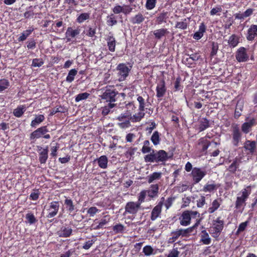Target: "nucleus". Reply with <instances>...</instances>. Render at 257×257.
Here are the masks:
<instances>
[{
    "instance_id": "nucleus-1",
    "label": "nucleus",
    "mask_w": 257,
    "mask_h": 257,
    "mask_svg": "<svg viewBox=\"0 0 257 257\" xmlns=\"http://www.w3.org/2000/svg\"><path fill=\"white\" fill-rule=\"evenodd\" d=\"M169 159L168 154L163 150H152V152L144 156L146 163H164Z\"/></svg>"
},
{
    "instance_id": "nucleus-2",
    "label": "nucleus",
    "mask_w": 257,
    "mask_h": 257,
    "mask_svg": "<svg viewBox=\"0 0 257 257\" xmlns=\"http://www.w3.org/2000/svg\"><path fill=\"white\" fill-rule=\"evenodd\" d=\"M119 94L118 91L111 86L105 87V91L99 95L101 102L114 103L117 99Z\"/></svg>"
},
{
    "instance_id": "nucleus-3",
    "label": "nucleus",
    "mask_w": 257,
    "mask_h": 257,
    "mask_svg": "<svg viewBox=\"0 0 257 257\" xmlns=\"http://www.w3.org/2000/svg\"><path fill=\"white\" fill-rule=\"evenodd\" d=\"M137 100L138 102V110L139 112L134 114V118L136 120H141L145 116L144 111L147 109V107L150 105L148 102L149 96L147 95V99L146 100L144 97L140 95H137Z\"/></svg>"
},
{
    "instance_id": "nucleus-4",
    "label": "nucleus",
    "mask_w": 257,
    "mask_h": 257,
    "mask_svg": "<svg viewBox=\"0 0 257 257\" xmlns=\"http://www.w3.org/2000/svg\"><path fill=\"white\" fill-rule=\"evenodd\" d=\"M224 221L221 217L218 216L212 222V226L210 227V233L214 238L218 237L224 228Z\"/></svg>"
},
{
    "instance_id": "nucleus-5",
    "label": "nucleus",
    "mask_w": 257,
    "mask_h": 257,
    "mask_svg": "<svg viewBox=\"0 0 257 257\" xmlns=\"http://www.w3.org/2000/svg\"><path fill=\"white\" fill-rule=\"evenodd\" d=\"M48 132L49 130L47 126L44 125L41 126L30 134L29 138L30 140L31 141V143H32L41 138L45 139H50L51 136L48 134Z\"/></svg>"
},
{
    "instance_id": "nucleus-6",
    "label": "nucleus",
    "mask_w": 257,
    "mask_h": 257,
    "mask_svg": "<svg viewBox=\"0 0 257 257\" xmlns=\"http://www.w3.org/2000/svg\"><path fill=\"white\" fill-rule=\"evenodd\" d=\"M134 114L132 115L130 113H123L120 114L116 118L120 122H118L117 125L121 128H125L129 127L131 126L130 120L132 122H138L140 120H136L134 118Z\"/></svg>"
},
{
    "instance_id": "nucleus-7",
    "label": "nucleus",
    "mask_w": 257,
    "mask_h": 257,
    "mask_svg": "<svg viewBox=\"0 0 257 257\" xmlns=\"http://www.w3.org/2000/svg\"><path fill=\"white\" fill-rule=\"evenodd\" d=\"M231 138L232 145L234 147H237L242 138V134L237 124L231 125Z\"/></svg>"
},
{
    "instance_id": "nucleus-8",
    "label": "nucleus",
    "mask_w": 257,
    "mask_h": 257,
    "mask_svg": "<svg viewBox=\"0 0 257 257\" xmlns=\"http://www.w3.org/2000/svg\"><path fill=\"white\" fill-rule=\"evenodd\" d=\"M116 69L118 71V80L122 81L128 76L131 68H129L126 64L122 63L117 65Z\"/></svg>"
},
{
    "instance_id": "nucleus-9",
    "label": "nucleus",
    "mask_w": 257,
    "mask_h": 257,
    "mask_svg": "<svg viewBox=\"0 0 257 257\" xmlns=\"http://www.w3.org/2000/svg\"><path fill=\"white\" fill-rule=\"evenodd\" d=\"M247 188L249 189V190H247L246 189H243L241 191V196L237 197L235 204L236 209L240 208L245 203L246 200L248 198L251 193L250 186H248Z\"/></svg>"
},
{
    "instance_id": "nucleus-10",
    "label": "nucleus",
    "mask_w": 257,
    "mask_h": 257,
    "mask_svg": "<svg viewBox=\"0 0 257 257\" xmlns=\"http://www.w3.org/2000/svg\"><path fill=\"white\" fill-rule=\"evenodd\" d=\"M141 205L137 202H128L125 206V211L123 214L126 215V214H129L135 215L141 209Z\"/></svg>"
},
{
    "instance_id": "nucleus-11",
    "label": "nucleus",
    "mask_w": 257,
    "mask_h": 257,
    "mask_svg": "<svg viewBox=\"0 0 257 257\" xmlns=\"http://www.w3.org/2000/svg\"><path fill=\"white\" fill-rule=\"evenodd\" d=\"M60 207L59 202L58 201H53L49 203L47 207L48 212L46 217L51 218L55 216L58 213Z\"/></svg>"
},
{
    "instance_id": "nucleus-12",
    "label": "nucleus",
    "mask_w": 257,
    "mask_h": 257,
    "mask_svg": "<svg viewBox=\"0 0 257 257\" xmlns=\"http://www.w3.org/2000/svg\"><path fill=\"white\" fill-rule=\"evenodd\" d=\"M206 175V172L201 168L194 167L193 168L191 175L194 184L198 183Z\"/></svg>"
},
{
    "instance_id": "nucleus-13",
    "label": "nucleus",
    "mask_w": 257,
    "mask_h": 257,
    "mask_svg": "<svg viewBox=\"0 0 257 257\" xmlns=\"http://www.w3.org/2000/svg\"><path fill=\"white\" fill-rule=\"evenodd\" d=\"M73 230L72 227L68 224H65L62 226L57 231V235L60 237L67 238L72 234Z\"/></svg>"
},
{
    "instance_id": "nucleus-14",
    "label": "nucleus",
    "mask_w": 257,
    "mask_h": 257,
    "mask_svg": "<svg viewBox=\"0 0 257 257\" xmlns=\"http://www.w3.org/2000/svg\"><path fill=\"white\" fill-rule=\"evenodd\" d=\"M156 97L162 99V98L165 95L167 91L166 83L164 79L161 80L157 85L156 89Z\"/></svg>"
},
{
    "instance_id": "nucleus-15",
    "label": "nucleus",
    "mask_w": 257,
    "mask_h": 257,
    "mask_svg": "<svg viewBox=\"0 0 257 257\" xmlns=\"http://www.w3.org/2000/svg\"><path fill=\"white\" fill-rule=\"evenodd\" d=\"M235 58L239 62L247 61L249 57L246 53V49L243 47H240L236 51Z\"/></svg>"
},
{
    "instance_id": "nucleus-16",
    "label": "nucleus",
    "mask_w": 257,
    "mask_h": 257,
    "mask_svg": "<svg viewBox=\"0 0 257 257\" xmlns=\"http://www.w3.org/2000/svg\"><path fill=\"white\" fill-rule=\"evenodd\" d=\"M39 151V160L41 164H45L48 158V147L43 149L41 146H37Z\"/></svg>"
},
{
    "instance_id": "nucleus-17",
    "label": "nucleus",
    "mask_w": 257,
    "mask_h": 257,
    "mask_svg": "<svg viewBox=\"0 0 257 257\" xmlns=\"http://www.w3.org/2000/svg\"><path fill=\"white\" fill-rule=\"evenodd\" d=\"M241 163L240 158L235 157L232 161L231 164L228 166L227 170L232 174L235 173L236 171H241V170L239 169V166Z\"/></svg>"
},
{
    "instance_id": "nucleus-18",
    "label": "nucleus",
    "mask_w": 257,
    "mask_h": 257,
    "mask_svg": "<svg viewBox=\"0 0 257 257\" xmlns=\"http://www.w3.org/2000/svg\"><path fill=\"white\" fill-rule=\"evenodd\" d=\"M105 40L107 42V46L108 50L111 52H113L115 51V46L116 41L113 34L110 32L109 35L106 36Z\"/></svg>"
},
{
    "instance_id": "nucleus-19",
    "label": "nucleus",
    "mask_w": 257,
    "mask_h": 257,
    "mask_svg": "<svg viewBox=\"0 0 257 257\" xmlns=\"http://www.w3.org/2000/svg\"><path fill=\"white\" fill-rule=\"evenodd\" d=\"M189 212V210H185L181 214L179 217L180 223L181 225L186 226L191 223V218Z\"/></svg>"
},
{
    "instance_id": "nucleus-20",
    "label": "nucleus",
    "mask_w": 257,
    "mask_h": 257,
    "mask_svg": "<svg viewBox=\"0 0 257 257\" xmlns=\"http://www.w3.org/2000/svg\"><path fill=\"white\" fill-rule=\"evenodd\" d=\"M245 151H248L247 154L252 155L256 149V142L254 141L246 140L244 143L243 147Z\"/></svg>"
},
{
    "instance_id": "nucleus-21",
    "label": "nucleus",
    "mask_w": 257,
    "mask_h": 257,
    "mask_svg": "<svg viewBox=\"0 0 257 257\" xmlns=\"http://www.w3.org/2000/svg\"><path fill=\"white\" fill-rule=\"evenodd\" d=\"M163 202L160 201L158 204L155 206L152 210L151 219L152 221L155 220L161 215Z\"/></svg>"
},
{
    "instance_id": "nucleus-22",
    "label": "nucleus",
    "mask_w": 257,
    "mask_h": 257,
    "mask_svg": "<svg viewBox=\"0 0 257 257\" xmlns=\"http://www.w3.org/2000/svg\"><path fill=\"white\" fill-rule=\"evenodd\" d=\"M159 185L157 184L151 185L148 190L147 191L148 196L151 198L153 199L158 196Z\"/></svg>"
},
{
    "instance_id": "nucleus-23",
    "label": "nucleus",
    "mask_w": 257,
    "mask_h": 257,
    "mask_svg": "<svg viewBox=\"0 0 257 257\" xmlns=\"http://www.w3.org/2000/svg\"><path fill=\"white\" fill-rule=\"evenodd\" d=\"M80 30L79 28L73 29L71 27H68L66 30L65 35L67 42H70L71 38H74L80 34Z\"/></svg>"
},
{
    "instance_id": "nucleus-24",
    "label": "nucleus",
    "mask_w": 257,
    "mask_h": 257,
    "mask_svg": "<svg viewBox=\"0 0 257 257\" xmlns=\"http://www.w3.org/2000/svg\"><path fill=\"white\" fill-rule=\"evenodd\" d=\"M255 124V119L254 118H251L249 121L245 122L242 124L241 127V131L245 134H248L251 130L252 126Z\"/></svg>"
},
{
    "instance_id": "nucleus-25",
    "label": "nucleus",
    "mask_w": 257,
    "mask_h": 257,
    "mask_svg": "<svg viewBox=\"0 0 257 257\" xmlns=\"http://www.w3.org/2000/svg\"><path fill=\"white\" fill-rule=\"evenodd\" d=\"M257 36V25H252L247 30L246 39L248 41H252Z\"/></svg>"
},
{
    "instance_id": "nucleus-26",
    "label": "nucleus",
    "mask_w": 257,
    "mask_h": 257,
    "mask_svg": "<svg viewBox=\"0 0 257 257\" xmlns=\"http://www.w3.org/2000/svg\"><path fill=\"white\" fill-rule=\"evenodd\" d=\"M65 199L64 200V205L67 211L69 213H72L76 209L75 205L74 204L72 200L69 198L65 196Z\"/></svg>"
},
{
    "instance_id": "nucleus-27",
    "label": "nucleus",
    "mask_w": 257,
    "mask_h": 257,
    "mask_svg": "<svg viewBox=\"0 0 257 257\" xmlns=\"http://www.w3.org/2000/svg\"><path fill=\"white\" fill-rule=\"evenodd\" d=\"M206 30V27L204 23H201L199 27V30L197 32H195L193 38L195 40H198L200 39L204 35Z\"/></svg>"
},
{
    "instance_id": "nucleus-28",
    "label": "nucleus",
    "mask_w": 257,
    "mask_h": 257,
    "mask_svg": "<svg viewBox=\"0 0 257 257\" xmlns=\"http://www.w3.org/2000/svg\"><path fill=\"white\" fill-rule=\"evenodd\" d=\"M145 18L142 13H138L130 18V22L134 25L140 24L145 21Z\"/></svg>"
},
{
    "instance_id": "nucleus-29",
    "label": "nucleus",
    "mask_w": 257,
    "mask_h": 257,
    "mask_svg": "<svg viewBox=\"0 0 257 257\" xmlns=\"http://www.w3.org/2000/svg\"><path fill=\"white\" fill-rule=\"evenodd\" d=\"M34 30L35 28L33 26L29 27L27 30L24 31L21 33V36L18 38V41L20 42L24 41Z\"/></svg>"
},
{
    "instance_id": "nucleus-30",
    "label": "nucleus",
    "mask_w": 257,
    "mask_h": 257,
    "mask_svg": "<svg viewBox=\"0 0 257 257\" xmlns=\"http://www.w3.org/2000/svg\"><path fill=\"white\" fill-rule=\"evenodd\" d=\"M211 242V239L206 230H202L200 233V242L203 244L208 245Z\"/></svg>"
},
{
    "instance_id": "nucleus-31",
    "label": "nucleus",
    "mask_w": 257,
    "mask_h": 257,
    "mask_svg": "<svg viewBox=\"0 0 257 257\" xmlns=\"http://www.w3.org/2000/svg\"><path fill=\"white\" fill-rule=\"evenodd\" d=\"M169 33V32L168 30L165 28L157 29L155 30L153 32L155 38L158 40L161 39L163 37H165Z\"/></svg>"
},
{
    "instance_id": "nucleus-32",
    "label": "nucleus",
    "mask_w": 257,
    "mask_h": 257,
    "mask_svg": "<svg viewBox=\"0 0 257 257\" xmlns=\"http://www.w3.org/2000/svg\"><path fill=\"white\" fill-rule=\"evenodd\" d=\"M239 42V37L235 34L231 35L228 40V44L230 48H234Z\"/></svg>"
},
{
    "instance_id": "nucleus-33",
    "label": "nucleus",
    "mask_w": 257,
    "mask_h": 257,
    "mask_svg": "<svg viewBox=\"0 0 257 257\" xmlns=\"http://www.w3.org/2000/svg\"><path fill=\"white\" fill-rule=\"evenodd\" d=\"M243 103L242 101L238 100L236 103L234 117L235 119H238L241 115V112L243 110Z\"/></svg>"
},
{
    "instance_id": "nucleus-34",
    "label": "nucleus",
    "mask_w": 257,
    "mask_h": 257,
    "mask_svg": "<svg viewBox=\"0 0 257 257\" xmlns=\"http://www.w3.org/2000/svg\"><path fill=\"white\" fill-rule=\"evenodd\" d=\"M221 200H219L218 199H216L213 201L211 203V206L208 209L207 211L209 214L213 213L216 211L221 205Z\"/></svg>"
},
{
    "instance_id": "nucleus-35",
    "label": "nucleus",
    "mask_w": 257,
    "mask_h": 257,
    "mask_svg": "<svg viewBox=\"0 0 257 257\" xmlns=\"http://www.w3.org/2000/svg\"><path fill=\"white\" fill-rule=\"evenodd\" d=\"M26 110V107L25 105H19L16 108L14 109L13 111V114L17 117H21Z\"/></svg>"
},
{
    "instance_id": "nucleus-36",
    "label": "nucleus",
    "mask_w": 257,
    "mask_h": 257,
    "mask_svg": "<svg viewBox=\"0 0 257 257\" xmlns=\"http://www.w3.org/2000/svg\"><path fill=\"white\" fill-rule=\"evenodd\" d=\"M45 116L43 114L36 115L35 119L32 120L31 122V126L32 127H36L45 120Z\"/></svg>"
},
{
    "instance_id": "nucleus-37",
    "label": "nucleus",
    "mask_w": 257,
    "mask_h": 257,
    "mask_svg": "<svg viewBox=\"0 0 257 257\" xmlns=\"http://www.w3.org/2000/svg\"><path fill=\"white\" fill-rule=\"evenodd\" d=\"M99 167L102 169H106L107 167L108 159L107 157L105 156H101L99 158L96 160Z\"/></svg>"
},
{
    "instance_id": "nucleus-38",
    "label": "nucleus",
    "mask_w": 257,
    "mask_h": 257,
    "mask_svg": "<svg viewBox=\"0 0 257 257\" xmlns=\"http://www.w3.org/2000/svg\"><path fill=\"white\" fill-rule=\"evenodd\" d=\"M210 142L207 140L205 138H201L198 140V145L202 146L201 151L204 152L207 151V149L210 145Z\"/></svg>"
},
{
    "instance_id": "nucleus-39",
    "label": "nucleus",
    "mask_w": 257,
    "mask_h": 257,
    "mask_svg": "<svg viewBox=\"0 0 257 257\" xmlns=\"http://www.w3.org/2000/svg\"><path fill=\"white\" fill-rule=\"evenodd\" d=\"M161 134L158 131H155L151 137V141L154 146H157L161 142Z\"/></svg>"
},
{
    "instance_id": "nucleus-40",
    "label": "nucleus",
    "mask_w": 257,
    "mask_h": 257,
    "mask_svg": "<svg viewBox=\"0 0 257 257\" xmlns=\"http://www.w3.org/2000/svg\"><path fill=\"white\" fill-rule=\"evenodd\" d=\"M210 126L209 121L206 117L202 118L200 121L199 125V132H202Z\"/></svg>"
},
{
    "instance_id": "nucleus-41",
    "label": "nucleus",
    "mask_w": 257,
    "mask_h": 257,
    "mask_svg": "<svg viewBox=\"0 0 257 257\" xmlns=\"http://www.w3.org/2000/svg\"><path fill=\"white\" fill-rule=\"evenodd\" d=\"M218 186L214 183H209L208 182L203 187L202 191L205 192H211L214 190H216Z\"/></svg>"
},
{
    "instance_id": "nucleus-42",
    "label": "nucleus",
    "mask_w": 257,
    "mask_h": 257,
    "mask_svg": "<svg viewBox=\"0 0 257 257\" xmlns=\"http://www.w3.org/2000/svg\"><path fill=\"white\" fill-rule=\"evenodd\" d=\"M143 144V146L141 149L143 154L151 153L152 150H154V149L150 147V142L149 140H145Z\"/></svg>"
},
{
    "instance_id": "nucleus-43",
    "label": "nucleus",
    "mask_w": 257,
    "mask_h": 257,
    "mask_svg": "<svg viewBox=\"0 0 257 257\" xmlns=\"http://www.w3.org/2000/svg\"><path fill=\"white\" fill-rule=\"evenodd\" d=\"M189 18H185L182 22H177L175 25V28L181 30H185L188 26V21Z\"/></svg>"
},
{
    "instance_id": "nucleus-44",
    "label": "nucleus",
    "mask_w": 257,
    "mask_h": 257,
    "mask_svg": "<svg viewBox=\"0 0 257 257\" xmlns=\"http://www.w3.org/2000/svg\"><path fill=\"white\" fill-rule=\"evenodd\" d=\"M117 21L116 19V16L113 14H111L107 17L106 24L108 26L112 27L116 25Z\"/></svg>"
},
{
    "instance_id": "nucleus-45",
    "label": "nucleus",
    "mask_w": 257,
    "mask_h": 257,
    "mask_svg": "<svg viewBox=\"0 0 257 257\" xmlns=\"http://www.w3.org/2000/svg\"><path fill=\"white\" fill-rule=\"evenodd\" d=\"M161 172H154L147 177V181L149 183H152L155 180H159L161 178Z\"/></svg>"
},
{
    "instance_id": "nucleus-46",
    "label": "nucleus",
    "mask_w": 257,
    "mask_h": 257,
    "mask_svg": "<svg viewBox=\"0 0 257 257\" xmlns=\"http://www.w3.org/2000/svg\"><path fill=\"white\" fill-rule=\"evenodd\" d=\"M77 74V70L76 69H71L69 72L66 78V81L67 82L71 83L74 80L75 76Z\"/></svg>"
},
{
    "instance_id": "nucleus-47",
    "label": "nucleus",
    "mask_w": 257,
    "mask_h": 257,
    "mask_svg": "<svg viewBox=\"0 0 257 257\" xmlns=\"http://www.w3.org/2000/svg\"><path fill=\"white\" fill-rule=\"evenodd\" d=\"M168 13L167 12L163 11L160 14L157 18V22L158 24H162L163 23H165L168 18Z\"/></svg>"
},
{
    "instance_id": "nucleus-48",
    "label": "nucleus",
    "mask_w": 257,
    "mask_h": 257,
    "mask_svg": "<svg viewBox=\"0 0 257 257\" xmlns=\"http://www.w3.org/2000/svg\"><path fill=\"white\" fill-rule=\"evenodd\" d=\"M171 237L169 238V241L170 243H173L177 240V239L181 236V233L179 229L176 231H173L171 233Z\"/></svg>"
},
{
    "instance_id": "nucleus-49",
    "label": "nucleus",
    "mask_w": 257,
    "mask_h": 257,
    "mask_svg": "<svg viewBox=\"0 0 257 257\" xmlns=\"http://www.w3.org/2000/svg\"><path fill=\"white\" fill-rule=\"evenodd\" d=\"M10 86V82L8 79H0V92L5 90Z\"/></svg>"
},
{
    "instance_id": "nucleus-50",
    "label": "nucleus",
    "mask_w": 257,
    "mask_h": 257,
    "mask_svg": "<svg viewBox=\"0 0 257 257\" xmlns=\"http://www.w3.org/2000/svg\"><path fill=\"white\" fill-rule=\"evenodd\" d=\"M116 106L115 103H108L106 105L102 107V114L103 115H107L109 112L110 109L113 108Z\"/></svg>"
},
{
    "instance_id": "nucleus-51",
    "label": "nucleus",
    "mask_w": 257,
    "mask_h": 257,
    "mask_svg": "<svg viewBox=\"0 0 257 257\" xmlns=\"http://www.w3.org/2000/svg\"><path fill=\"white\" fill-rule=\"evenodd\" d=\"M110 220V216L109 215H105L101 219L99 222L98 224L96 227V229H100L103 227L104 225L106 224Z\"/></svg>"
},
{
    "instance_id": "nucleus-52",
    "label": "nucleus",
    "mask_w": 257,
    "mask_h": 257,
    "mask_svg": "<svg viewBox=\"0 0 257 257\" xmlns=\"http://www.w3.org/2000/svg\"><path fill=\"white\" fill-rule=\"evenodd\" d=\"M26 219H27V222L30 224H34L37 222V219L35 217V215L31 212L28 213L26 215Z\"/></svg>"
},
{
    "instance_id": "nucleus-53",
    "label": "nucleus",
    "mask_w": 257,
    "mask_h": 257,
    "mask_svg": "<svg viewBox=\"0 0 257 257\" xmlns=\"http://www.w3.org/2000/svg\"><path fill=\"white\" fill-rule=\"evenodd\" d=\"M157 0H146L145 8L147 10H152L156 7Z\"/></svg>"
},
{
    "instance_id": "nucleus-54",
    "label": "nucleus",
    "mask_w": 257,
    "mask_h": 257,
    "mask_svg": "<svg viewBox=\"0 0 257 257\" xmlns=\"http://www.w3.org/2000/svg\"><path fill=\"white\" fill-rule=\"evenodd\" d=\"M90 14L87 13H84L81 14L76 19V21L79 23H82L85 21L89 19Z\"/></svg>"
},
{
    "instance_id": "nucleus-55",
    "label": "nucleus",
    "mask_w": 257,
    "mask_h": 257,
    "mask_svg": "<svg viewBox=\"0 0 257 257\" xmlns=\"http://www.w3.org/2000/svg\"><path fill=\"white\" fill-rule=\"evenodd\" d=\"M112 230L115 234L122 233L124 230V226L120 223H118L113 226Z\"/></svg>"
},
{
    "instance_id": "nucleus-56",
    "label": "nucleus",
    "mask_w": 257,
    "mask_h": 257,
    "mask_svg": "<svg viewBox=\"0 0 257 257\" xmlns=\"http://www.w3.org/2000/svg\"><path fill=\"white\" fill-rule=\"evenodd\" d=\"M89 95L90 94L87 92L79 93L75 96V100L77 102L83 100H85L89 97Z\"/></svg>"
},
{
    "instance_id": "nucleus-57",
    "label": "nucleus",
    "mask_w": 257,
    "mask_h": 257,
    "mask_svg": "<svg viewBox=\"0 0 257 257\" xmlns=\"http://www.w3.org/2000/svg\"><path fill=\"white\" fill-rule=\"evenodd\" d=\"M147 191L146 190H143L140 192L138 195V200L137 202L139 204L141 205V204L145 202V199L146 197Z\"/></svg>"
},
{
    "instance_id": "nucleus-58",
    "label": "nucleus",
    "mask_w": 257,
    "mask_h": 257,
    "mask_svg": "<svg viewBox=\"0 0 257 257\" xmlns=\"http://www.w3.org/2000/svg\"><path fill=\"white\" fill-rule=\"evenodd\" d=\"M27 48L29 50H34L36 48L37 43L34 39H29L26 42Z\"/></svg>"
},
{
    "instance_id": "nucleus-59",
    "label": "nucleus",
    "mask_w": 257,
    "mask_h": 257,
    "mask_svg": "<svg viewBox=\"0 0 257 257\" xmlns=\"http://www.w3.org/2000/svg\"><path fill=\"white\" fill-rule=\"evenodd\" d=\"M222 6L221 5H217L215 8H212L210 12V15L214 16L217 15L219 16V13L222 11Z\"/></svg>"
},
{
    "instance_id": "nucleus-60",
    "label": "nucleus",
    "mask_w": 257,
    "mask_h": 257,
    "mask_svg": "<svg viewBox=\"0 0 257 257\" xmlns=\"http://www.w3.org/2000/svg\"><path fill=\"white\" fill-rule=\"evenodd\" d=\"M125 107L127 109V112L126 113H132L135 112L136 109V106L135 105L134 102H130L125 105Z\"/></svg>"
},
{
    "instance_id": "nucleus-61",
    "label": "nucleus",
    "mask_w": 257,
    "mask_h": 257,
    "mask_svg": "<svg viewBox=\"0 0 257 257\" xmlns=\"http://www.w3.org/2000/svg\"><path fill=\"white\" fill-rule=\"evenodd\" d=\"M44 63V61L41 58H35L32 60V66L34 67H40Z\"/></svg>"
},
{
    "instance_id": "nucleus-62",
    "label": "nucleus",
    "mask_w": 257,
    "mask_h": 257,
    "mask_svg": "<svg viewBox=\"0 0 257 257\" xmlns=\"http://www.w3.org/2000/svg\"><path fill=\"white\" fill-rule=\"evenodd\" d=\"M248 224V221H246L245 222L241 223L237 228V230L235 233L236 235H238L241 232L245 230L246 227Z\"/></svg>"
},
{
    "instance_id": "nucleus-63",
    "label": "nucleus",
    "mask_w": 257,
    "mask_h": 257,
    "mask_svg": "<svg viewBox=\"0 0 257 257\" xmlns=\"http://www.w3.org/2000/svg\"><path fill=\"white\" fill-rule=\"evenodd\" d=\"M136 150V148H129L127 151L125 153V156L126 157V158H128L129 160H131V157H132L134 155Z\"/></svg>"
},
{
    "instance_id": "nucleus-64",
    "label": "nucleus",
    "mask_w": 257,
    "mask_h": 257,
    "mask_svg": "<svg viewBox=\"0 0 257 257\" xmlns=\"http://www.w3.org/2000/svg\"><path fill=\"white\" fill-rule=\"evenodd\" d=\"M175 199V197H170L168 198L164 202V205L166 209H168L173 204V202Z\"/></svg>"
}]
</instances>
